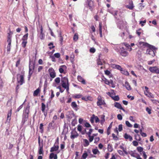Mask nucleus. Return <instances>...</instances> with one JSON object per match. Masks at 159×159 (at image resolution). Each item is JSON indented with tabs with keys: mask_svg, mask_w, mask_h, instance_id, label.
I'll list each match as a JSON object with an SVG mask.
<instances>
[{
	"mask_svg": "<svg viewBox=\"0 0 159 159\" xmlns=\"http://www.w3.org/2000/svg\"><path fill=\"white\" fill-rule=\"evenodd\" d=\"M35 61H31L30 60L29 63V72L28 76V79L29 80L32 74H33L34 70L35 69Z\"/></svg>",
	"mask_w": 159,
	"mask_h": 159,
	"instance_id": "obj_1",
	"label": "nucleus"
},
{
	"mask_svg": "<svg viewBox=\"0 0 159 159\" xmlns=\"http://www.w3.org/2000/svg\"><path fill=\"white\" fill-rule=\"evenodd\" d=\"M116 50L123 57H125L128 55V52L123 47L120 48V49H116Z\"/></svg>",
	"mask_w": 159,
	"mask_h": 159,
	"instance_id": "obj_2",
	"label": "nucleus"
},
{
	"mask_svg": "<svg viewBox=\"0 0 159 159\" xmlns=\"http://www.w3.org/2000/svg\"><path fill=\"white\" fill-rule=\"evenodd\" d=\"M98 101L97 102V105L98 106L106 105L104 100L102 99L100 96H99L98 98Z\"/></svg>",
	"mask_w": 159,
	"mask_h": 159,
	"instance_id": "obj_3",
	"label": "nucleus"
},
{
	"mask_svg": "<svg viewBox=\"0 0 159 159\" xmlns=\"http://www.w3.org/2000/svg\"><path fill=\"white\" fill-rule=\"evenodd\" d=\"M61 81L62 87L66 86V84H69L68 79L66 77L62 78L61 79Z\"/></svg>",
	"mask_w": 159,
	"mask_h": 159,
	"instance_id": "obj_4",
	"label": "nucleus"
},
{
	"mask_svg": "<svg viewBox=\"0 0 159 159\" xmlns=\"http://www.w3.org/2000/svg\"><path fill=\"white\" fill-rule=\"evenodd\" d=\"M17 79V82L18 84H19L20 85H22L24 83L23 75H20L19 77H18Z\"/></svg>",
	"mask_w": 159,
	"mask_h": 159,
	"instance_id": "obj_5",
	"label": "nucleus"
},
{
	"mask_svg": "<svg viewBox=\"0 0 159 159\" xmlns=\"http://www.w3.org/2000/svg\"><path fill=\"white\" fill-rule=\"evenodd\" d=\"M48 72H49L50 76L51 77V78H53L56 77V73L53 68L52 67L49 68L48 70Z\"/></svg>",
	"mask_w": 159,
	"mask_h": 159,
	"instance_id": "obj_6",
	"label": "nucleus"
},
{
	"mask_svg": "<svg viewBox=\"0 0 159 159\" xmlns=\"http://www.w3.org/2000/svg\"><path fill=\"white\" fill-rule=\"evenodd\" d=\"M149 70L152 73L159 74V68L156 66L151 67L149 68Z\"/></svg>",
	"mask_w": 159,
	"mask_h": 159,
	"instance_id": "obj_7",
	"label": "nucleus"
},
{
	"mask_svg": "<svg viewBox=\"0 0 159 159\" xmlns=\"http://www.w3.org/2000/svg\"><path fill=\"white\" fill-rule=\"evenodd\" d=\"M67 118L69 119H71L75 116V114L73 111H67L66 114Z\"/></svg>",
	"mask_w": 159,
	"mask_h": 159,
	"instance_id": "obj_8",
	"label": "nucleus"
},
{
	"mask_svg": "<svg viewBox=\"0 0 159 159\" xmlns=\"http://www.w3.org/2000/svg\"><path fill=\"white\" fill-rule=\"evenodd\" d=\"M39 27L40 28V34L39 35V38L41 39H43L44 38V34L43 33V28L41 25H39Z\"/></svg>",
	"mask_w": 159,
	"mask_h": 159,
	"instance_id": "obj_9",
	"label": "nucleus"
},
{
	"mask_svg": "<svg viewBox=\"0 0 159 159\" xmlns=\"http://www.w3.org/2000/svg\"><path fill=\"white\" fill-rule=\"evenodd\" d=\"M155 52L154 51L151 49H147L146 51V54H149L152 57H154L155 56Z\"/></svg>",
	"mask_w": 159,
	"mask_h": 159,
	"instance_id": "obj_10",
	"label": "nucleus"
},
{
	"mask_svg": "<svg viewBox=\"0 0 159 159\" xmlns=\"http://www.w3.org/2000/svg\"><path fill=\"white\" fill-rule=\"evenodd\" d=\"M29 116V115L23 114L22 120V123L24 125L25 122L28 119Z\"/></svg>",
	"mask_w": 159,
	"mask_h": 159,
	"instance_id": "obj_11",
	"label": "nucleus"
},
{
	"mask_svg": "<svg viewBox=\"0 0 159 159\" xmlns=\"http://www.w3.org/2000/svg\"><path fill=\"white\" fill-rule=\"evenodd\" d=\"M59 148V146L58 145H55V144H54L53 146L51 148L50 152H52L54 151H56L58 150Z\"/></svg>",
	"mask_w": 159,
	"mask_h": 159,
	"instance_id": "obj_12",
	"label": "nucleus"
},
{
	"mask_svg": "<svg viewBox=\"0 0 159 159\" xmlns=\"http://www.w3.org/2000/svg\"><path fill=\"white\" fill-rule=\"evenodd\" d=\"M30 106L29 104L27 105L24 111L23 114L29 115L30 112Z\"/></svg>",
	"mask_w": 159,
	"mask_h": 159,
	"instance_id": "obj_13",
	"label": "nucleus"
},
{
	"mask_svg": "<svg viewBox=\"0 0 159 159\" xmlns=\"http://www.w3.org/2000/svg\"><path fill=\"white\" fill-rule=\"evenodd\" d=\"M126 7L130 10H132L134 7L132 1H130L129 4L126 5Z\"/></svg>",
	"mask_w": 159,
	"mask_h": 159,
	"instance_id": "obj_14",
	"label": "nucleus"
},
{
	"mask_svg": "<svg viewBox=\"0 0 159 159\" xmlns=\"http://www.w3.org/2000/svg\"><path fill=\"white\" fill-rule=\"evenodd\" d=\"M77 79L79 81L81 82L83 84H86L85 80L81 76L78 75L77 77Z\"/></svg>",
	"mask_w": 159,
	"mask_h": 159,
	"instance_id": "obj_15",
	"label": "nucleus"
},
{
	"mask_svg": "<svg viewBox=\"0 0 159 159\" xmlns=\"http://www.w3.org/2000/svg\"><path fill=\"white\" fill-rule=\"evenodd\" d=\"M11 111L12 109H11L10 111L8 113L7 120V122H9L11 120Z\"/></svg>",
	"mask_w": 159,
	"mask_h": 159,
	"instance_id": "obj_16",
	"label": "nucleus"
},
{
	"mask_svg": "<svg viewBox=\"0 0 159 159\" xmlns=\"http://www.w3.org/2000/svg\"><path fill=\"white\" fill-rule=\"evenodd\" d=\"M66 69V66L65 65H62L60 66L59 68V71L61 73H62L64 71V69Z\"/></svg>",
	"mask_w": 159,
	"mask_h": 159,
	"instance_id": "obj_17",
	"label": "nucleus"
},
{
	"mask_svg": "<svg viewBox=\"0 0 159 159\" xmlns=\"http://www.w3.org/2000/svg\"><path fill=\"white\" fill-rule=\"evenodd\" d=\"M112 67L114 68H116L117 69L120 70V71L122 70V68L120 66L118 65L113 64L112 65Z\"/></svg>",
	"mask_w": 159,
	"mask_h": 159,
	"instance_id": "obj_18",
	"label": "nucleus"
},
{
	"mask_svg": "<svg viewBox=\"0 0 159 159\" xmlns=\"http://www.w3.org/2000/svg\"><path fill=\"white\" fill-rule=\"evenodd\" d=\"M54 120H52L51 122H50L48 125V128L49 129H54Z\"/></svg>",
	"mask_w": 159,
	"mask_h": 159,
	"instance_id": "obj_19",
	"label": "nucleus"
},
{
	"mask_svg": "<svg viewBox=\"0 0 159 159\" xmlns=\"http://www.w3.org/2000/svg\"><path fill=\"white\" fill-rule=\"evenodd\" d=\"M11 36L10 33H8L7 37V42L8 43V45H11Z\"/></svg>",
	"mask_w": 159,
	"mask_h": 159,
	"instance_id": "obj_20",
	"label": "nucleus"
},
{
	"mask_svg": "<svg viewBox=\"0 0 159 159\" xmlns=\"http://www.w3.org/2000/svg\"><path fill=\"white\" fill-rule=\"evenodd\" d=\"M124 138L125 139H129L130 141H131L133 140L132 137L130 135H128L127 133L125 134Z\"/></svg>",
	"mask_w": 159,
	"mask_h": 159,
	"instance_id": "obj_21",
	"label": "nucleus"
},
{
	"mask_svg": "<svg viewBox=\"0 0 159 159\" xmlns=\"http://www.w3.org/2000/svg\"><path fill=\"white\" fill-rule=\"evenodd\" d=\"M88 5L89 7V8L91 10L92 9V7L93 5V2L91 0H89L88 2Z\"/></svg>",
	"mask_w": 159,
	"mask_h": 159,
	"instance_id": "obj_22",
	"label": "nucleus"
},
{
	"mask_svg": "<svg viewBox=\"0 0 159 159\" xmlns=\"http://www.w3.org/2000/svg\"><path fill=\"white\" fill-rule=\"evenodd\" d=\"M145 95L150 98H154V96L153 94L149 92H147V93H146V92H144Z\"/></svg>",
	"mask_w": 159,
	"mask_h": 159,
	"instance_id": "obj_23",
	"label": "nucleus"
},
{
	"mask_svg": "<svg viewBox=\"0 0 159 159\" xmlns=\"http://www.w3.org/2000/svg\"><path fill=\"white\" fill-rule=\"evenodd\" d=\"M124 146V144L122 143L121 145H120L119 147L124 152L125 154L126 155L128 154V153L126 151V148H124L123 147Z\"/></svg>",
	"mask_w": 159,
	"mask_h": 159,
	"instance_id": "obj_24",
	"label": "nucleus"
},
{
	"mask_svg": "<svg viewBox=\"0 0 159 159\" xmlns=\"http://www.w3.org/2000/svg\"><path fill=\"white\" fill-rule=\"evenodd\" d=\"M124 146V144L122 143L121 145H120L119 147L124 152L125 154L126 155L128 154V153L126 151V148H124L123 147Z\"/></svg>",
	"mask_w": 159,
	"mask_h": 159,
	"instance_id": "obj_25",
	"label": "nucleus"
},
{
	"mask_svg": "<svg viewBox=\"0 0 159 159\" xmlns=\"http://www.w3.org/2000/svg\"><path fill=\"white\" fill-rule=\"evenodd\" d=\"M148 47L149 48L148 49H151L152 50H153V51H154L155 52H156V51L157 48H156L155 46L149 44Z\"/></svg>",
	"mask_w": 159,
	"mask_h": 159,
	"instance_id": "obj_26",
	"label": "nucleus"
},
{
	"mask_svg": "<svg viewBox=\"0 0 159 159\" xmlns=\"http://www.w3.org/2000/svg\"><path fill=\"white\" fill-rule=\"evenodd\" d=\"M114 106L115 107L120 109L122 107L121 105L119 103L117 102H115L114 104Z\"/></svg>",
	"mask_w": 159,
	"mask_h": 159,
	"instance_id": "obj_27",
	"label": "nucleus"
},
{
	"mask_svg": "<svg viewBox=\"0 0 159 159\" xmlns=\"http://www.w3.org/2000/svg\"><path fill=\"white\" fill-rule=\"evenodd\" d=\"M99 34L100 37H102V26L101 23H99Z\"/></svg>",
	"mask_w": 159,
	"mask_h": 159,
	"instance_id": "obj_28",
	"label": "nucleus"
},
{
	"mask_svg": "<svg viewBox=\"0 0 159 159\" xmlns=\"http://www.w3.org/2000/svg\"><path fill=\"white\" fill-rule=\"evenodd\" d=\"M125 86L126 89L128 90H130L131 89V87L127 82H126L125 83Z\"/></svg>",
	"mask_w": 159,
	"mask_h": 159,
	"instance_id": "obj_29",
	"label": "nucleus"
},
{
	"mask_svg": "<svg viewBox=\"0 0 159 159\" xmlns=\"http://www.w3.org/2000/svg\"><path fill=\"white\" fill-rule=\"evenodd\" d=\"M139 43L140 45L143 46L144 47H148V45L149 44L147 43H145L143 42H140Z\"/></svg>",
	"mask_w": 159,
	"mask_h": 159,
	"instance_id": "obj_30",
	"label": "nucleus"
},
{
	"mask_svg": "<svg viewBox=\"0 0 159 159\" xmlns=\"http://www.w3.org/2000/svg\"><path fill=\"white\" fill-rule=\"evenodd\" d=\"M38 143H39V148H41L43 147V141L42 140L41 143L40 142V136H39L38 138Z\"/></svg>",
	"mask_w": 159,
	"mask_h": 159,
	"instance_id": "obj_31",
	"label": "nucleus"
},
{
	"mask_svg": "<svg viewBox=\"0 0 159 159\" xmlns=\"http://www.w3.org/2000/svg\"><path fill=\"white\" fill-rule=\"evenodd\" d=\"M40 89L39 88H38L35 91H34L33 95L34 96H37L39 93Z\"/></svg>",
	"mask_w": 159,
	"mask_h": 159,
	"instance_id": "obj_32",
	"label": "nucleus"
},
{
	"mask_svg": "<svg viewBox=\"0 0 159 159\" xmlns=\"http://www.w3.org/2000/svg\"><path fill=\"white\" fill-rule=\"evenodd\" d=\"M84 142V147H87L89 145V143L88 140L87 139H83Z\"/></svg>",
	"mask_w": 159,
	"mask_h": 159,
	"instance_id": "obj_33",
	"label": "nucleus"
},
{
	"mask_svg": "<svg viewBox=\"0 0 159 159\" xmlns=\"http://www.w3.org/2000/svg\"><path fill=\"white\" fill-rule=\"evenodd\" d=\"M107 150L109 152H111L113 150V148L112 146V145L110 144H109L107 145Z\"/></svg>",
	"mask_w": 159,
	"mask_h": 159,
	"instance_id": "obj_34",
	"label": "nucleus"
},
{
	"mask_svg": "<svg viewBox=\"0 0 159 159\" xmlns=\"http://www.w3.org/2000/svg\"><path fill=\"white\" fill-rule=\"evenodd\" d=\"M102 80L104 82L105 84L108 85H110V81H109V80H107L105 77H104L103 78H102Z\"/></svg>",
	"mask_w": 159,
	"mask_h": 159,
	"instance_id": "obj_35",
	"label": "nucleus"
},
{
	"mask_svg": "<svg viewBox=\"0 0 159 159\" xmlns=\"http://www.w3.org/2000/svg\"><path fill=\"white\" fill-rule=\"evenodd\" d=\"M28 37V34L27 33L26 34L24 35L22 38V41H27V39Z\"/></svg>",
	"mask_w": 159,
	"mask_h": 159,
	"instance_id": "obj_36",
	"label": "nucleus"
},
{
	"mask_svg": "<svg viewBox=\"0 0 159 159\" xmlns=\"http://www.w3.org/2000/svg\"><path fill=\"white\" fill-rule=\"evenodd\" d=\"M43 147L39 148L38 152L39 154H43Z\"/></svg>",
	"mask_w": 159,
	"mask_h": 159,
	"instance_id": "obj_37",
	"label": "nucleus"
},
{
	"mask_svg": "<svg viewBox=\"0 0 159 159\" xmlns=\"http://www.w3.org/2000/svg\"><path fill=\"white\" fill-rule=\"evenodd\" d=\"M135 139L136 140L138 141H140L141 140L140 135L138 134L135 135Z\"/></svg>",
	"mask_w": 159,
	"mask_h": 159,
	"instance_id": "obj_38",
	"label": "nucleus"
},
{
	"mask_svg": "<svg viewBox=\"0 0 159 159\" xmlns=\"http://www.w3.org/2000/svg\"><path fill=\"white\" fill-rule=\"evenodd\" d=\"M71 106L73 109L76 108L77 107V105L75 102H72L71 103Z\"/></svg>",
	"mask_w": 159,
	"mask_h": 159,
	"instance_id": "obj_39",
	"label": "nucleus"
},
{
	"mask_svg": "<svg viewBox=\"0 0 159 159\" xmlns=\"http://www.w3.org/2000/svg\"><path fill=\"white\" fill-rule=\"evenodd\" d=\"M118 11H112L111 13L114 16L115 18L116 19H117V15Z\"/></svg>",
	"mask_w": 159,
	"mask_h": 159,
	"instance_id": "obj_40",
	"label": "nucleus"
},
{
	"mask_svg": "<svg viewBox=\"0 0 159 159\" xmlns=\"http://www.w3.org/2000/svg\"><path fill=\"white\" fill-rule=\"evenodd\" d=\"M46 107V105L43 103H41V110L42 112L45 111V109Z\"/></svg>",
	"mask_w": 159,
	"mask_h": 159,
	"instance_id": "obj_41",
	"label": "nucleus"
},
{
	"mask_svg": "<svg viewBox=\"0 0 159 159\" xmlns=\"http://www.w3.org/2000/svg\"><path fill=\"white\" fill-rule=\"evenodd\" d=\"M105 74H106L107 75H108L110 77H111L112 75L111 74L110 71L108 70H107L105 71Z\"/></svg>",
	"mask_w": 159,
	"mask_h": 159,
	"instance_id": "obj_42",
	"label": "nucleus"
},
{
	"mask_svg": "<svg viewBox=\"0 0 159 159\" xmlns=\"http://www.w3.org/2000/svg\"><path fill=\"white\" fill-rule=\"evenodd\" d=\"M120 71H121L122 73L124 74L125 75H128L129 74L128 72L127 71L125 70H123L122 69V70H120Z\"/></svg>",
	"mask_w": 159,
	"mask_h": 159,
	"instance_id": "obj_43",
	"label": "nucleus"
},
{
	"mask_svg": "<svg viewBox=\"0 0 159 159\" xmlns=\"http://www.w3.org/2000/svg\"><path fill=\"white\" fill-rule=\"evenodd\" d=\"M112 98L115 101H118L119 100L120 98L118 95L112 97Z\"/></svg>",
	"mask_w": 159,
	"mask_h": 159,
	"instance_id": "obj_44",
	"label": "nucleus"
},
{
	"mask_svg": "<svg viewBox=\"0 0 159 159\" xmlns=\"http://www.w3.org/2000/svg\"><path fill=\"white\" fill-rule=\"evenodd\" d=\"M69 84H66V86L62 87L63 88H64V89H66V91L67 92V93L68 94L69 93Z\"/></svg>",
	"mask_w": 159,
	"mask_h": 159,
	"instance_id": "obj_45",
	"label": "nucleus"
},
{
	"mask_svg": "<svg viewBox=\"0 0 159 159\" xmlns=\"http://www.w3.org/2000/svg\"><path fill=\"white\" fill-rule=\"evenodd\" d=\"M137 151L139 152H143V148L141 147H138L137 148Z\"/></svg>",
	"mask_w": 159,
	"mask_h": 159,
	"instance_id": "obj_46",
	"label": "nucleus"
},
{
	"mask_svg": "<svg viewBox=\"0 0 159 159\" xmlns=\"http://www.w3.org/2000/svg\"><path fill=\"white\" fill-rule=\"evenodd\" d=\"M92 152L93 154H97L98 152H99L97 148L94 149L92 150Z\"/></svg>",
	"mask_w": 159,
	"mask_h": 159,
	"instance_id": "obj_47",
	"label": "nucleus"
},
{
	"mask_svg": "<svg viewBox=\"0 0 159 159\" xmlns=\"http://www.w3.org/2000/svg\"><path fill=\"white\" fill-rule=\"evenodd\" d=\"M43 123H41L40 125L39 126V129L41 130V132L43 133Z\"/></svg>",
	"mask_w": 159,
	"mask_h": 159,
	"instance_id": "obj_48",
	"label": "nucleus"
},
{
	"mask_svg": "<svg viewBox=\"0 0 159 159\" xmlns=\"http://www.w3.org/2000/svg\"><path fill=\"white\" fill-rule=\"evenodd\" d=\"M27 42V41H23L21 43L22 47L23 48H25L26 46Z\"/></svg>",
	"mask_w": 159,
	"mask_h": 159,
	"instance_id": "obj_49",
	"label": "nucleus"
},
{
	"mask_svg": "<svg viewBox=\"0 0 159 159\" xmlns=\"http://www.w3.org/2000/svg\"><path fill=\"white\" fill-rule=\"evenodd\" d=\"M77 123V120L75 119L72 120L71 122L72 125L73 126H75L76 124Z\"/></svg>",
	"mask_w": 159,
	"mask_h": 159,
	"instance_id": "obj_50",
	"label": "nucleus"
},
{
	"mask_svg": "<svg viewBox=\"0 0 159 159\" xmlns=\"http://www.w3.org/2000/svg\"><path fill=\"white\" fill-rule=\"evenodd\" d=\"M93 116L94 117V119L95 120V122L98 123L99 121V120L97 116H95L94 114L93 115Z\"/></svg>",
	"mask_w": 159,
	"mask_h": 159,
	"instance_id": "obj_51",
	"label": "nucleus"
},
{
	"mask_svg": "<svg viewBox=\"0 0 159 159\" xmlns=\"http://www.w3.org/2000/svg\"><path fill=\"white\" fill-rule=\"evenodd\" d=\"M78 38V35L77 34H75L73 37L74 40L75 41H76Z\"/></svg>",
	"mask_w": 159,
	"mask_h": 159,
	"instance_id": "obj_52",
	"label": "nucleus"
},
{
	"mask_svg": "<svg viewBox=\"0 0 159 159\" xmlns=\"http://www.w3.org/2000/svg\"><path fill=\"white\" fill-rule=\"evenodd\" d=\"M129 153L130 154L131 156L134 157H136L135 156V153L133 152V151H131V152H129Z\"/></svg>",
	"mask_w": 159,
	"mask_h": 159,
	"instance_id": "obj_53",
	"label": "nucleus"
},
{
	"mask_svg": "<svg viewBox=\"0 0 159 159\" xmlns=\"http://www.w3.org/2000/svg\"><path fill=\"white\" fill-rule=\"evenodd\" d=\"M125 124L126 125L129 127H131L132 126V125L128 121H125Z\"/></svg>",
	"mask_w": 159,
	"mask_h": 159,
	"instance_id": "obj_54",
	"label": "nucleus"
},
{
	"mask_svg": "<svg viewBox=\"0 0 159 159\" xmlns=\"http://www.w3.org/2000/svg\"><path fill=\"white\" fill-rule=\"evenodd\" d=\"M82 96V95L80 94H77L76 95L73 96V98H79Z\"/></svg>",
	"mask_w": 159,
	"mask_h": 159,
	"instance_id": "obj_55",
	"label": "nucleus"
},
{
	"mask_svg": "<svg viewBox=\"0 0 159 159\" xmlns=\"http://www.w3.org/2000/svg\"><path fill=\"white\" fill-rule=\"evenodd\" d=\"M112 136L113 138V139L114 140H118V137L115 135V134H112Z\"/></svg>",
	"mask_w": 159,
	"mask_h": 159,
	"instance_id": "obj_56",
	"label": "nucleus"
},
{
	"mask_svg": "<svg viewBox=\"0 0 159 159\" xmlns=\"http://www.w3.org/2000/svg\"><path fill=\"white\" fill-rule=\"evenodd\" d=\"M93 131V129H90L89 130V132L86 133V134H88V135L89 137H90V136H91V133H92Z\"/></svg>",
	"mask_w": 159,
	"mask_h": 159,
	"instance_id": "obj_57",
	"label": "nucleus"
},
{
	"mask_svg": "<svg viewBox=\"0 0 159 159\" xmlns=\"http://www.w3.org/2000/svg\"><path fill=\"white\" fill-rule=\"evenodd\" d=\"M78 136V134H71L70 136V138L72 139H73L76 138H77Z\"/></svg>",
	"mask_w": 159,
	"mask_h": 159,
	"instance_id": "obj_58",
	"label": "nucleus"
},
{
	"mask_svg": "<svg viewBox=\"0 0 159 159\" xmlns=\"http://www.w3.org/2000/svg\"><path fill=\"white\" fill-rule=\"evenodd\" d=\"M105 116L104 115H102L101 117V119L102 120H101V124H102V123H104L105 121Z\"/></svg>",
	"mask_w": 159,
	"mask_h": 159,
	"instance_id": "obj_59",
	"label": "nucleus"
},
{
	"mask_svg": "<svg viewBox=\"0 0 159 159\" xmlns=\"http://www.w3.org/2000/svg\"><path fill=\"white\" fill-rule=\"evenodd\" d=\"M11 45H8L7 47V52L9 53V52L10 51L11 48Z\"/></svg>",
	"mask_w": 159,
	"mask_h": 159,
	"instance_id": "obj_60",
	"label": "nucleus"
},
{
	"mask_svg": "<svg viewBox=\"0 0 159 159\" xmlns=\"http://www.w3.org/2000/svg\"><path fill=\"white\" fill-rule=\"evenodd\" d=\"M90 98V97H88L87 98H86L85 97H83L81 99L82 100L87 101H88V100H89V98Z\"/></svg>",
	"mask_w": 159,
	"mask_h": 159,
	"instance_id": "obj_61",
	"label": "nucleus"
},
{
	"mask_svg": "<svg viewBox=\"0 0 159 159\" xmlns=\"http://www.w3.org/2000/svg\"><path fill=\"white\" fill-rule=\"evenodd\" d=\"M54 56L57 58H59L60 57V54L59 53H57L54 54Z\"/></svg>",
	"mask_w": 159,
	"mask_h": 159,
	"instance_id": "obj_62",
	"label": "nucleus"
},
{
	"mask_svg": "<svg viewBox=\"0 0 159 159\" xmlns=\"http://www.w3.org/2000/svg\"><path fill=\"white\" fill-rule=\"evenodd\" d=\"M60 79L59 77H57L56 78L55 80V82L57 83H59L60 82Z\"/></svg>",
	"mask_w": 159,
	"mask_h": 159,
	"instance_id": "obj_63",
	"label": "nucleus"
},
{
	"mask_svg": "<svg viewBox=\"0 0 159 159\" xmlns=\"http://www.w3.org/2000/svg\"><path fill=\"white\" fill-rule=\"evenodd\" d=\"M109 81H110V84H111V87L113 88H114L115 87V85L113 83V81L111 79Z\"/></svg>",
	"mask_w": 159,
	"mask_h": 159,
	"instance_id": "obj_64",
	"label": "nucleus"
}]
</instances>
